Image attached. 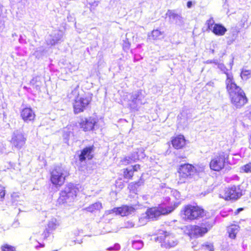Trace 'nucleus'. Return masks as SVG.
Masks as SVG:
<instances>
[{
    "label": "nucleus",
    "mask_w": 251,
    "mask_h": 251,
    "mask_svg": "<svg viewBox=\"0 0 251 251\" xmlns=\"http://www.w3.org/2000/svg\"><path fill=\"white\" fill-rule=\"evenodd\" d=\"M226 88L231 104L236 109L247 104L249 100L244 91L235 83L232 74L226 73Z\"/></svg>",
    "instance_id": "1"
},
{
    "label": "nucleus",
    "mask_w": 251,
    "mask_h": 251,
    "mask_svg": "<svg viewBox=\"0 0 251 251\" xmlns=\"http://www.w3.org/2000/svg\"><path fill=\"white\" fill-rule=\"evenodd\" d=\"M220 146V149L214 153L209 163L210 170L216 172L223 171L228 165L231 151L228 144L221 143Z\"/></svg>",
    "instance_id": "2"
},
{
    "label": "nucleus",
    "mask_w": 251,
    "mask_h": 251,
    "mask_svg": "<svg viewBox=\"0 0 251 251\" xmlns=\"http://www.w3.org/2000/svg\"><path fill=\"white\" fill-rule=\"evenodd\" d=\"M205 215L204 209L197 204H186L180 211L181 216L185 221L197 220L202 218Z\"/></svg>",
    "instance_id": "3"
},
{
    "label": "nucleus",
    "mask_w": 251,
    "mask_h": 251,
    "mask_svg": "<svg viewBox=\"0 0 251 251\" xmlns=\"http://www.w3.org/2000/svg\"><path fill=\"white\" fill-rule=\"evenodd\" d=\"M78 192L79 189L76 185L73 183H68L64 189L60 191L57 200V204L63 205L73 202Z\"/></svg>",
    "instance_id": "4"
},
{
    "label": "nucleus",
    "mask_w": 251,
    "mask_h": 251,
    "mask_svg": "<svg viewBox=\"0 0 251 251\" xmlns=\"http://www.w3.org/2000/svg\"><path fill=\"white\" fill-rule=\"evenodd\" d=\"M69 175L61 166H55L50 171V181L54 187L60 188L65 184Z\"/></svg>",
    "instance_id": "5"
},
{
    "label": "nucleus",
    "mask_w": 251,
    "mask_h": 251,
    "mask_svg": "<svg viewBox=\"0 0 251 251\" xmlns=\"http://www.w3.org/2000/svg\"><path fill=\"white\" fill-rule=\"evenodd\" d=\"M155 241L160 243L161 248L169 250L175 247L178 241L174 234L167 231H163L155 238Z\"/></svg>",
    "instance_id": "6"
},
{
    "label": "nucleus",
    "mask_w": 251,
    "mask_h": 251,
    "mask_svg": "<svg viewBox=\"0 0 251 251\" xmlns=\"http://www.w3.org/2000/svg\"><path fill=\"white\" fill-rule=\"evenodd\" d=\"M195 167L190 163H184L180 165L177 169L178 180L177 183L181 184L187 182V180L193 177L196 173Z\"/></svg>",
    "instance_id": "7"
},
{
    "label": "nucleus",
    "mask_w": 251,
    "mask_h": 251,
    "mask_svg": "<svg viewBox=\"0 0 251 251\" xmlns=\"http://www.w3.org/2000/svg\"><path fill=\"white\" fill-rule=\"evenodd\" d=\"M92 100V95L85 94L81 96L77 95L72 103L74 113L78 114L84 112L90 105Z\"/></svg>",
    "instance_id": "8"
},
{
    "label": "nucleus",
    "mask_w": 251,
    "mask_h": 251,
    "mask_svg": "<svg viewBox=\"0 0 251 251\" xmlns=\"http://www.w3.org/2000/svg\"><path fill=\"white\" fill-rule=\"evenodd\" d=\"M242 195L239 186L225 187L220 193V197L226 201L236 200Z\"/></svg>",
    "instance_id": "9"
},
{
    "label": "nucleus",
    "mask_w": 251,
    "mask_h": 251,
    "mask_svg": "<svg viewBox=\"0 0 251 251\" xmlns=\"http://www.w3.org/2000/svg\"><path fill=\"white\" fill-rule=\"evenodd\" d=\"M98 120L93 116L81 118L79 122L80 128L84 132H89L95 130Z\"/></svg>",
    "instance_id": "10"
},
{
    "label": "nucleus",
    "mask_w": 251,
    "mask_h": 251,
    "mask_svg": "<svg viewBox=\"0 0 251 251\" xmlns=\"http://www.w3.org/2000/svg\"><path fill=\"white\" fill-rule=\"evenodd\" d=\"M141 166L139 164H135L131 165L130 167H126L124 168L122 170L121 176L122 178H120L119 179L131 180L133 179L134 173L138 172L141 170Z\"/></svg>",
    "instance_id": "11"
},
{
    "label": "nucleus",
    "mask_w": 251,
    "mask_h": 251,
    "mask_svg": "<svg viewBox=\"0 0 251 251\" xmlns=\"http://www.w3.org/2000/svg\"><path fill=\"white\" fill-rule=\"evenodd\" d=\"M170 143L175 150H180L186 147L188 141L183 134H179L172 136Z\"/></svg>",
    "instance_id": "12"
},
{
    "label": "nucleus",
    "mask_w": 251,
    "mask_h": 251,
    "mask_svg": "<svg viewBox=\"0 0 251 251\" xmlns=\"http://www.w3.org/2000/svg\"><path fill=\"white\" fill-rule=\"evenodd\" d=\"M26 138L25 135L21 132L14 133L10 140L12 148L20 150L25 144Z\"/></svg>",
    "instance_id": "13"
},
{
    "label": "nucleus",
    "mask_w": 251,
    "mask_h": 251,
    "mask_svg": "<svg viewBox=\"0 0 251 251\" xmlns=\"http://www.w3.org/2000/svg\"><path fill=\"white\" fill-rule=\"evenodd\" d=\"M208 232L206 227L198 225H191L188 228V235L191 238H197L203 236Z\"/></svg>",
    "instance_id": "14"
},
{
    "label": "nucleus",
    "mask_w": 251,
    "mask_h": 251,
    "mask_svg": "<svg viewBox=\"0 0 251 251\" xmlns=\"http://www.w3.org/2000/svg\"><path fill=\"white\" fill-rule=\"evenodd\" d=\"M207 28L211 30L216 35L223 36L226 31V28L221 24H215L212 18L210 19L207 22Z\"/></svg>",
    "instance_id": "15"
},
{
    "label": "nucleus",
    "mask_w": 251,
    "mask_h": 251,
    "mask_svg": "<svg viewBox=\"0 0 251 251\" xmlns=\"http://www.w3.org/2000/svg\"><path fill=\"white\" fill-rule=\"evenodd\" d=\"M95 150L94 145L86 146L80 151V153L78 155L79 160L80 162H83L86 160H91L94 157L93 152Z\"/></svg>",
    "instance_id": "16"
},
{
    "label": "nucleus",
    "mask_w": 251,
    "mask_h": 251,
    "mask_svg": "<svg viewBox=\"0 0 251 251\" xmlns=\"http://www.w3.org/2000/svg\"><path fill=\"white\" fill-rule=\"evenodd\" d=\"M20 116L25 123H29L35 121L36 115L31 108L26 107L21 110Z\"/></svg>",
    "instance_id": "17"
},
{
    "label": "nucleus",
    "mask_w": 251,
    "mask_h": 251,
    "mask_svg": "<svg viewBox=\"0 0 251 251\" xmlns=\"http://www.w3.org/2000/svg\"><path fill=\"white\" fill-rule=\"evenodd\" d=\"M135 209L132 206L123 205L120 207H115L111 209L110 213H114L116 215H121L122 217L126 216L134 212Z\"/></svg>",
    "instance_id": "18"
},
{
    "label": "nucleus",
    "mask_w": 251,
    "mask_h": 251,
    "mask_svg": "<svg viewBox=\"0 0 251 251\" xmlns=\"http://www.w3.org/2000/svg\"><path fill=\"white\" fill-rule=\"evenodd\" d=\"M159 213L156 206L148 208L146 211V218L149 220H156L159 217Z\"/></svg>",
    "instance_id": "19"
},
{
    "label": "nucleus",
    "mask_w": 251,
    "mask_h": 251,
    "mask_svg": "<svg viewBox=\"0 0 251 251\" xmlns=\"http://www.w3.org/2000/svg\"><path fill=\"white\" fill-rule=\"evenodd\" d=\"M102 208L100 202H95L83 209V210L91 213H96L100 211Z\"/></svg>",
    "instance_id": "20"
},
{
    "label": "nucleus",
    "mask_w": 251,
    "mask_h": 251,
    "mask_svg": "<svg viewBox=\"0 0 251 251\" xmlns=\"http://www.w3.org/2000/svg\"><path fill=\"white\" fill-rule=\"evenodd\" d=\"M56 227L57 224L55 223H50L48 225V227L44 230L42 234L43 238L47 239L50 236V233H51L56 228Z\"/></svg>",
    "instance_id": "21"
},
{
    "label": "nucleus",
    "mask_w": 251,
    "mask_h": 251,
    "mask_svg": "<svg viewBox=\"0 0 251 251\" xmlns=\"http://www.w3.org/2000/svg\"><path fill=\"white\" fill-rule=\"evenodd\" d=\"M239 226L236 225L231 224L227 227V231L228 236L231 239H235L238 230Z\"/></svg>",
    "instance_id": "22"
},
{
    "label": "nucleus",
    "mask_w": 251,
    "mask_h": 251,
    "mask_svg": "<svg viewBox=\"0 0 251 251\" xmlns=\"http://www.w3.org/2000/svg\"><path fill=\"white\" fill-rule=\"evenodd\" d=\"M156 207L160 216L168 214L174 210V208L172 206H164L162 205H158V206Z\"/></svg>",
    "instance_id": "23"
},
{
    "label": "nucleus",
    "mask_w": 251,
    "mask_h": 251,
    "mask_svg": "<svg viewBox=\"0 0 251 251\" xmlns=\"http://www.w3.org/2000/svg\"><path fill=\"white\" fill-rule=\"evenodd\" d=\"M163 32L161 31L160 30L156 29L153 30L151 34L149 35L153 40H158L163 37Z\"/></svg>",
    "instance_id": "24"
},
{
    "label": "nucleus",
    "mask_w": 251,
    "mask_h": 251,
    "mask_svg": "<svg viewBox=\"0 0 251 251\" xmlns=\"http://www.w3.org/2000/svg\"><path fill=\"white\" fill-rule=\"evenodd\" d=\"M135 162V159L132 158L131 156H125L120 160L121 165L123 166H126Z\"/></svg>",
    "instance_id": "25"
},
{
    "label": "nucleus",
    "mask_w": 251,
    "mask_h": 251,
    "mask_svg": "<svg viewBox=\"0 0 251 251\" xmlns=\"http://www.w3.org/2000/svg\"><path fill=\"white\" fill-rule=\"evenodd\" d=\"M140 185V182L138 181H133L130 183L127 186V188L130 191H135L137 190V187Z\"/></svg>",
    "instance_id": "26"
},
{
    "label": "nucleus",
    "mask_w": 251,
    "mask_h": 251,
    "mask_svg": "<svg viewBox=\"0 0 251 251\" xmlns=\"http://www.w3.org/2000/svg\"><path fill=\"white\" fill-rule=\"evenodd\" d=\"M1 251H16V248L15 246L5 244L0 247Z\"/></svg>",
    "instance_id": "27"
},
{
    "label": "nucleus",
    "mask_w": 251,
    "mask_h": 251,
    "mask_svg": "<svg viewBox=\"0 0 251 251\" xmlns=\"http://www.w3.org/2000/svg\"><path fill=\"white\" fill-rule=\"evenodd\" d=\"M241 76L243 79L247 80L251 77V71L243 70L241 71Z\"/></svg>",
    "instance_id": "28"
},
{
    "label": "nucleus",
    "mask_w": 251,
    "mask_h": 251,
    "mask_svg": "<svg viewBox=\"0 0 251 251\" xmlns=\"http://www.w3.org/2000/svg\"><path fill=\"white\" fill-rule=\"evenodd\" d=\"M201 249L207 251H214V247L212 244L207 243L201 245Z\"/></svg>",
    "instance_id": "29"
},
{
    "label": "nucleus",
    "mask_w": 251,
    "mask_h": 251,
    "mask_svg": "<svg viewBox=\"0 0 251 251\" xmlns=\"http://www.w3.org/2000/svg\"><path fill=\"white\" fill-rule=\"evenodd\" d=\"M242 170L244 173H251V162H249L244 165L242 167Z\"/></svg>",
    "instance_id": "30"
},
{
    "label": "nucleus",
    "mask_w": 251,
    "mask_h": 251,
    "mask_svg": "<svg viewBox=\"0 0 251 251\" xmlns=\"http://www.w3.org/2000/svg\"><path fill=\"white\" fill-rule=\"evenodd\" d=\"M5 195V188L0 184V199H3Z\"/></svg>",
    "instance_id": "31"
},
{
    "label": "nucleus",
    "mask_w": 251,
    "mask_h": 251,
    "mask_svg": "<svg viewBox=\"0 0 251 251\" xmlns=\"http://www.w3.org/2000/svg\"><path fill=\"white\" fill-rule=\"evenodd\" d=\"M130 44L128 41H124L123 44V48L124 50H128L130 48Z\"/></svg>",
    "instance_id": "32"
},
{
    "label": "nucleus",
    "mask_w": 251,
    "mask_h": 251,
    "mask_svg": "<svg viewBox=\"0 0 251 251\" xmlns=\"http://www.w3.org/2000/svg\"><path fill=\"white\" fill-rule=\"evenodd\" d=\"M138 99V96H136V97L133 98V99L131 101L133 103V105H132L131 104H130L129 105V107L131 108H134L136 106H134V105H137V101Z\"/></svg>",
    "instance_id": "33"
},
{
    "label": "nucleus",
    "mask_w": 251,
    "mask_h": 251,
    "mask_svg": "<svg viewBox=\"0 0 251 251\" xmlns=\"http://www.w3.org/2000/svg\"><path fill=\"white\" fill-rule=\"evenodd\" d=\"M243 210H244V208H242V207H240V208H238V209H237L235 211V212H234L235 215H238V213H239L240 211H243Z\"/></svg>",
    "instance_id": "34"
},
{
    "label": "nucleus",
    "mask_w": 251,
    "mask_h": 251,
    "mask_svg": "<svg viewBox=\"0 0 251 251\" xmlns=\"http://www.w3.org/2000/svg\"><path fill=\"white\" fill-rule=\"evenodd\" d=\"M166 16H176L172 11L169 10L166 14Z\"/></svg>",
    "instance_id": "35"
},
{
    "label": "nucleus",
    "mask_w": 251,
    "mask_h": 251,
    "mask_svg": "<svg viewBox=\"0 0 251 251\" xmlns=\"http://www.w3.org/2000/svg\"><path fill=\"white\" fill-rule=\"evenodd\" d=\"M192 3L191 1H189L187 2V6L188 8H190L192 6Z\"/></svg>",
    "instance_id": "36"
},
{
    "label": "nucleus",
    "mask_w": 251,
    "mask_h": 251,
    "mask_svg": "<svg viewBox=\"0 0 251 251\" xmlns=\"http://www.w3.org/2000/svg\"><path fill=\"white\" fill-rule=\"evenodd\" d=\"M249 143L250 145H251V134L249 136Z\"/></svg>",
    "instance_id": "37"
},
{
    "label": "nucleus",
    "mask_w": 251,
    "mask_h": 251,
    "mask_svg": "<svg viewBox=\"0 0 251 251\" xmlns=\"http://www.w3.org/2000/svg\"><path fill=\"white\" fill-rule=\"evenodd\" d=\"M36 81H37L36 79H33L32 80V81H31V83H32V84H34V83L35 82H36Z\"/></svg>",
    "instance_id": "38"
},
{
    "label": "nucleus",
    "mask_w": 251,
    "mask_h": 251,
    "mask_svg": "<svg viewBox=\"0 0 251 251\" xmlns=\"http://www.w3.org/2000/svg\"><path fill=\"white\" fill-rule=\"evenodd\" d=\"M75 92H76V91L74 90H73V91H72V92H71V94H73V93H75Z\"/></svg>",
    "instance_id": "39"
},
{
    "label": "nucleus",
    "mask_w": 251,
    "mask_h": 251,
    "mask_svg": "<svg viewBox=\"0 0 251 251\" xmlns=\"http://www.w3.org/2000/svg\"><path fill=\"white\" fill-rule=\"evenodd\" d=\"M250 115L251 116V111L250 112Z\"/></svg>",
    "instance_id": "40"
},
{
    "label": "nucleus",
    "mask_w": 251,
    "mask_h": 251,
    "mask_svg": "<svg viewBox=\"0 0 251 251\" xmlns=\"http://www.w3.org/2000/svg\"><path fill=\"white\" fill-rule=\"evenodd\" d=\"M131 226H133V224H132Z\"/></svg>",
    "instance_id": "41"
}]
</instances>
